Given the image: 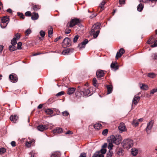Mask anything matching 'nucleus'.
<instances>
[{
	"label": "nucleus",
	"mask_w": 157,
	"mask_h": 157,
	"mask_svg": "<svg viewBox=\"0 0 157 157\" xmlns=\"http://www.w3.org/2000/svg\"><path fill=\"white\" fill-rule=\"evenodd\" d=\"M122 138L121 135H117L116 136L111 135L107 139V142L108 143V148L109 151L112 149L113 146V143L116 145H119L121 143Z\"/></svg>",
	"instance_id": "1"
},
{
	"label": "nucleus",
	"mask_w": 157,
	"mask_h": 157,
	"mask_svg": "<svg viewBox=\"0 0 157 157\" xmlns=\"http://www.w3.org/2000/svg\"><path fill=\"white\" fill-rule=\"evenodd\" d=\"M100 24L99 23H96L94 24L92 28V29L90 32V35H93L94 38H96L99 33V30H97L99 29L100 27Z\"/></svg>",
	"instance_id": "2"
},
{
	"label": "nucleus",
	"mask_w": 157,
	"mask_h": 157,
	"mask_svg": "<svg viewBox=\"0 0 157 157\" xmlns=\"http://www.w3.org/2000/svg\"><path fill=\"white\" fill-rule=\"evenodd\" d=\"M121 144L124 148L129 149L133 145V141L132 140L129 139H127L124 140Z\"/></svg>",
	"instance_id": "3"
},
{
	"label": "nucleus",
	"mask_w": 157,
	"mask_h": 157,
	"mask_svg": "<svg viewBox=\"0 0 157 157\" xmlns=\"http://www.w3.org/2000/svg\"><path fill=\"white\" fill-rule=\"evenodd\" d=\"M71 43L70 39L68 37H66L62 43V46L64 48L68 47L71 45Z\"/></svg>",
	"instance_id": "4"
},
{
	"label": "nucleus",
	"mask_w": 157,
	"mask_h": 157,
	"mask_svg": "<svg viewBox=\"0 0 157 157\" xmlns=\"http://www.w3.org/2000/svg\"><path fill=\"white\" fill-rule=\"evenodd\" d=\"M9 79L12 82L15 83L17 81V75L14 74H12L9 76Z\"/></svg>",
	"instance_id": "5"
},
{
	"label": "nucleus",
	"mask_w": 157,
	"mask_h": 157,
	"mask_svg": "<svg viewBox=\"0 0 157 157\" xmlns=\"http://www.w3.org/2000/svg\"><path fill=\"white\" fill-rule=\"evenodd\" d=\"M79 22V19L77 18L73 19L70 21L69 26L70 27H72Z\"/></svg>",
	"instance_id": "6"
},
{
	"label": "nucleus",
	"mask_w": 157,
	"mask_h": 157,
	"mask_svg": "<svg viewBox=\"0 0 157 157\" xmlns=\"http://www.w3.org/2000/svg\"><path fill=\"white\" fill-rule=\"evenodd\" d=\"M153 123L154 121H151L147 123L146 129L147 134L150 133V131L149 132V131H150L151 129L153 126Z\"/></svg>",
	"instance_id": "7"
},
{
	"label": "nucleus",
	"mask_w": 157,
	"mask_h": 157,
	"mask_svg": "<svg viewBox=\"0 0 157 157\" xmlns=\"http://www.w3.org/2000/svg\"><path fill=\"white\" fill-rule=\"evenodd\" d=\"M124 50L123 48H120L117 53L116 56V59H118V58H120L122 54L124 53Z\"/></svg>",
	"instance_id": "8"
},
{
	"label": "nucleus",
	"mask_w": 157,
	"mask_h": 157,
	"mask_svg": "<svg viewBox=\"0 0 157 157\" xmlns=\"http://www.w3.org/2000/svg\"><path fill=\"white\" fill-rule=\"evenodd\" d=\"M88 42V41L87 39H85L82 43H79L78 45V48H79L80 50H81L83 48H84L85 47V45Z\"/></svg>",
	"instance_id": "9"
},
{
	"label": "nucleus",
	"mask_w": 157,
	"mask_h": 157,
	"mask_svg": "<svg viewBox=\"0 0 157 157\" xmlns=\"http://www.w3.org/2000/svg\"><path fill=\"white\" fill-rule=\"evenodd\" d=\"M111 67L115 71L118 70L119 68V66L117 63L116 62H113L111 64Z\"/></svg>",
	"instance_id": "10"
},
{
	"label": "nucleus",
	"mask_w": 157,
	"mask_h": 157,
	"mask_svg": "<svg viewBox=\"0 0 157 157\" xmlns=\"http://www.w3.org/2000/svg\"><path fill=\"white\" fill-rule=\"evenodd\" d=\"M104 72L103 70H99L96 71V76L98 78H101L103 77L104 75Z\"/></svg>",
	"instance_id": "11"
},
{
	"label": "nucleus",
	"mask_w": 157,
	"mask_h": 157,
	"mask_svg": "<svg viewBox=\"0 0 157 157\" xmlns=\"http://www.w3.org/2000/svg\"><path fill=\"white\" fill-rule=\"evenodd\" d=\"M76 90V88L75 87L69 88L67 91V93L69 95H71L74 93Z\"/></svg>",
	"instance_id": "12"
},
{
	"label": "nucleus",
	"mask_w": 157,
	"mask_h": 157,
	"mask_svg": "<svg viewBox=\"0 0 157 157\" xmlns=\"http://www.w3.org/2000/svg\"><path fill=\"white\" fill-rule=\"evenodd\" d=\"M140 99V97L136 96H135L132 100V106L133 103L135 105H137Z\"/></svg>",
	"instance_id": "13"
},
{
	"label": "nucleus",
	"mask_w": 157,
	"mask_h": 157,
	"mask_svg": "<svg viewBox=\"0 0 157 157\" xmlns=\"http://www.w3.org/2000/svg\"><path fill=\"white\" fill-rule=\"evenodd\" d=\"M48 128L46 125H39L37 127L38 130L40 131H43L45 129H47Z\"/></svg>",
	"instance_id": "14"
},
{
	"label": "nucleus",
	"mask_w": 157,
	"mask_h": 157,
	"mask_svg": "<svg viewBox=\"0 0 157 157\" xmlns=\"http://www.w3.org/2000/svg\"><path fill=\"white\" fill-rule=\"evenodd\" d=\"M118 129L121 132L124 131L125 130V126L124 123H121L120 124L119 126H118Z\"/></svg>",
	"instance_id": "15"
},
{
	"label": "nucleus",
	"mask_w": 157,
	"mask_h": 157,
	"mask_svg": "<svg viewBox=\"0 0 157 157\" xmlns=\"http://www.w3.org/2000/svg\"><path fill=\"white\" fill-rule=\"evenodd\" d=\"M63 132V129L59 127H57L53 130V133L56 134H59Z\"/></svg>",
	"instance_id": "16"
},
{
	"label": "nucleus",
	"mask_w": 157,
	"mask_h": 157,
	"mask_svg": "<svg viewBox=\"0 0 157 157\" xmlns=\"http://www.w3.org/2000/svg\"><path fill=\"white\" fill-rule=\"evenodd\" d=\"M82 93L83 94V96L86 97L88 96V95L90 94V91L89 89H86L82 90Z\"/></svg>",
	"instance_id": "17"
},
{
	"label": "nucleus",
	"mask_w": 157,
	"mask_h": 157,
	"mask_svg": "<svg viewBox=\"0 0 157 157\" xmlns=\"http://www.w3.org/2000/svg\"><path fill=\"white\" fill-rule=\"evenodd\" d=\"M39 18V15L37 13H32L31 19L33 20H35Z\"/></svg>",
	"instance_id": "18"
},
{
	"label": "nucleus",
	"mask_w": 157,
	"mask_h": 157,
	"mask_svg": "<svg viewBox=\"0 0 157 157\" xmlns=\"http://www.w3.org/2000/svg\"><path fill=\"white\" fill-rule=\"evenodd\" d=\"M18 118V117L17 115L13 116L12 115L10 117V119L12 122L16 123Z\"/></svg>",
	"instance_id": "19"
},
{
	"label": "nucleus",
	"mask_w": 157,
	"mask_h": 157,
	"mask_svg": "<svg viewBox=\"0 0 157 157\" xmlns=\"http://www.w3.org/2000/svg\"><path fill=\"white\" fill-rule=\"evenodd\" d=\"M61 154L59 151H56L53 152L51 156V157H60Z\"/></svg>",
	"instance_id": "20"
},
{
	"label": "nucleus",
	"mask_w": 157,
	"mask_h": 157,
	"mask_svg": "<svg viewBox=\"0 0 157 157\" xmlns=\"http://www.w3.org/2000/svg\"><path fill=\"white\" fill-rule=\"evenodd\" d=\"M107 90V94H109L112 93L113 90V88L111 85H108L106 86Z\"/></svg>",
	"instance_id": "21"
},
{
	"label": "nucleus",
	"mask_w": 157,
	"mask_h": 157,
	"mask_svg": "<svg viewBox=\"0 0 157 157\" xmlns=\"http://www.w3.org/2000/svg\"><path fill=\"white\" fill-rule=\"evenodd\" d=\"M132 154L133 156H136L138 153V150L135 148H132L131 149Z\"/></svg>",
	"instance_id": "22"
},
{
	"label": "nucleus",
	"mask_w": 157,
	"mask_h": 157,
	"mask_svg": "<svg viewBox=\"0 0 157 157\" xmlns=\"http://www.w3.org/2000/svg\"><path fill=\"white\" fill-rule=\"evenodd\" d=\"M94 127L95 129L98 130L101 129L102 127V125L100 124L97 123L94 124Z\"/></svg>",
	"instance_id": "23"
},
{
	"label": "nucleus",
	"mask_w": 157,
	"mask_h": 157,
	"mask_svg": "<svg viewBox=\"0 0 157 157\" xmlns=\"http://www.w3.org/2000/svg\"><path fill=\"white\" fill-rule=\"evenodd\" d=\"M144 8V5L142 3L140 4L137 6V10L139 11H141Z\"/></svg>",
	"instance_id": "24"
},
{
	"label": "nucleus",
	"mask_w": 157,
	"mask_h": 157,
	"mask_svg": "<svg viewBox=\"0 0 157 157\" xmlns=\"http://www.w3.org/2000/svg\"><path fill=\"white\" fill-rule=\"evenodd\" d=\"M9 18L7 17H4L1 19V22L2 23H7L8 21Z\"/></svg>",
	"instance_id": "25"
},
{
	"label": "nucleus",
	"mask_w": 157,
	"mask_h": 157,
	"mask_svg": "<svg viewBox=\"0 0 157 157\" xmlns=\"http://www.w3.org/2000/svg\"><path fill=\"white\" fill-rule=\"evenodd\" d=\"M45 112L47 114L51 115L53 114V111L52 109L48 108L45 109Z\"/></svg>",
	"instance_id": "26"
},
{
	"label": "nucleus",
	"mask_w": 157,
	"mask_h": 157,
	"mask_svg": "<svg viewBox=\"0 0 157 157\" xmlns=\"http://www.w3.org/2000/svg\"><path fill=\"white\" fill-rule=\"evenodd\" d=\"M53 33V29L51 27H50V28L48 29V36L49 37H51L52 36V34Z\"/></svg>",
	"instance_id": "27"
},
{
	"label": "nucleus",
	"mask_w": 157,
	"mask_h": 157,
	"mask_svg": "<svg viewBox=\"0 0 157 157\" xmlns=\"http://www.w3.org/2000/svg\"><path fill=\"white\" fill-rule=\"evenodd\" d=\"M17 49V48L14 46L10 45L9 46V50L11 51H13Z\"/></svg>",
	"instance_id": "28"
},
{
	"label": "nucleus",
	"mask_w": 157,
	"mask_h": 157,
	"mask_svg": "<svg viewBox=\"0 0 157 157\" xmlns=\"http://www.w3.org/2000/svg\"><path fill=\"white\" fill-rule=\"evenodd\" d=\"M140 88L143 90H146L148 89V87L147 85L142 84V86H140Z\"/></svg>",
	"instance_id": "29"
},
{
	"label": "nucleus",
	"mask_w": 157,
	"mask_h": 157,
	"mask_svg": "<svg viewBox=\"0 0 157 157\" xmlns=\"http://www.w3.org/2000/svg\"><path fill=\"white\" fill-rule=\"evenodd\" d=\"M32 7L33 10L35 11H37L40 8V6L39 5H33Z\"/></svg>",
	"instance_id": "30"
},
{
	"label": "nucleus",
	"mask_w": 157,
	"mask_h": 157,
	"mask_svg": "<svg viewBox=\"0 0 157 157\" xmlns=\"http://www.w3.org/2000/svg\"><path fill=\"white\" fill-rule=\"evenodd\" d=\"M97 82L96 79L95 78H94L93 80V84L94 86L96 87H97L98 86Z\"/></svg>",
	"instance_id": "31"
},
{
	"label": "nucleus",
	"mask_w": 157,
	"mask_h": 157,
	"mask_svg": "<svg viewBox=\"0 0 157 157\" xmlns=\"http://www.w3.org/2000/svg\"><path fill=\"white\" fill-rule=\"evenodd\" d=\"M17 15L20 17V18L24 19L25 18V15L22 13L18 12L17 13Z\"/></svg>",
	"instance_id": "32"
},
{
	"label": "nucleus",
	"mask_w": 157,
	"mask_h": 157,
	"mask_svg": "<svg viewBox=\"0 0 157 157\" xmlns=\"http://www.w3.org/2000/svg\"><path fill=\"white\" fill-rule=\"evenodd\" d=\"M70 51V49H66L65 50H63L62 52V54L63 55H67L69 53Z\"/></svg>",
	"instance_id": "33"
},
{
	"label": "nucleus",
	"mask_w": 157,
	"mask_h": 157,
	"mask_svg": "<svg viewBox=\"0 0 157 157\" xmlns=\"http://www.w3.org/2000/svg\"><path fill=\"white\" fill-rule=\"evenodd\" d=\"M132 124L135 127L138 125L139 123L136 120H134L132 121Z\"/></svg>",
	"instance_id": "34"
},
{
	"label": "nucleus",
	"mask_w": 157,
	"mask_h": 157,
	"mask_svg": "<svg viewBox=\"0 0 157 157\" xmlns=\"http://www.w3.org/2000/svg\"><path fill=\"white\" fill-rule=\"evenodd\" d=\"M147 76L150 78H153L155 76V75L154 73H148Z\"/></svg>",
	"instance_id": "35"
},
{
	"label": "nucleus",
	"mask_w": 157,
	"mask_h": 157,
	"mask_svg": "<svg viewBox=\"0 0 157 157\" xmlns=\"http://www.w3.org/2000/svg\"><path fill=\"white\" fill-rule=\"evenodd\" d=\"M106 3V2L105 1H103L100 5V7L102 10L104 9V6Z\"/></svg>",
	"instance_id": "36"
},
{
	"label": "nucleus",
	"mask_w": 157,
	"mask_h": 157,
	"mask_svg": "<svg viewBox=\"0 0 157 157\" xmlns=\"http://www.w3.org/2000/svg\"><path fill=\"white\" fill-rule=\"evenodd\" d=\"M17 43L16 40L15 39V38H13L11 41V44H12V45L14 46V45H16Z\"/></svg>",
	"instance_id": "37"
},
{
	"label": "nucleus",
	"mask_w": 157,
	"mask_h": 157,
	"mask_svg": "<svg viewBox=\"0 0 157 157\" xmlns=\"http://www.w3.org/2000/svg\"><path fill=\"white\" fill-rule=\"evenodd\" d=\"M108 129H106L103 130L102 132V134L104 136H106L108 132Z\"/></svg>",
	"instance_id": "38"
},
{
	"label": "nucleus",
	"mask_w": 157,
	"mask_h": 157,
	"mask_svg": "<svg viewBox=\"0 0 157 157\" xmlns=\"http://www.w3.org/2000/svg\"><path fill=\"white\" fill-rule=\"evenodd\" d=\"M123 151L124 150L122 148H120L119 149L117 153L119 155H121L123 154Z\"/></svg>",
	"instance_id": "39"
},
{
	"label": "nucleus",
	"mask_w": 157,
	"mask_h": 157,
	"mask_svg": "<svg viewBox=\"0 0 157 157\" xmlns=\"http://www.w3.org/2000/svg\"><path fill=\"white\" fill-rule=\"evenodd\" d=\"M6 149L2 147L0 148V154H2L4 153L6 151Z\"/></svg>",
	"instance_id": "40"
},
{
	"label": "nucleus",
	"mask_w": 157,
	"mask_h": 157,
	"mask_svg": "<svg viewBox=\"0 0 157 157\" xmlns=\"http://www.w3.org/2000/svg\"><path fill=\"white\" fill-rule=\"evenodd\" d=\"M31 32V31L30 29H29L26 30L25 32V35L26 36H28Z\"/></svg>",
	"instance_id": "41"
},
{
	"label": "nucleus",
	"mask_w": 157,
	"mask_h": 157,
	"mask_svg": "<svg viewBox=\"0 0 157 157\" xmlns=\"http://www.w3.org/2000/svg\"><path fill=\"white\" fill-rule=\"evenodd\" d=\"M79 37V36L78 35H77L75 36L73 39V42L74 43L76 42L78 40Z\"/></svg>",
	"instance_id": "42"
},
{
	"label": "nucleus",
	"mask_w": 157,
	"mask_h": 157,
	"mask_svg": "<svg viewBox=\"0 0 157 157\" xmlns=\"http://www.w3.org/2000/svg\"><path fill=\"white\" fill-rule=\"evenodd\" d=\"M113 154L112 151H109V152L106 155V157H112Z\"/></svg>",
	"instance_id": "43"
},
{
	"label": "nucleus",
	"mask_w": 157,
	"mask_h": 157,
	"mask_svg": "<svg viewBox=\"0 0 157 157\" xmlns=\"http://www.w3.org/2000/svg\"><path fill=\"white\" fill-rule=\"evenodd\" d=\"M22 44L21 42H19L17 44V48L18 49H21V46H22Z\"/></svg>",
	"instance_id": "44"
},
{
	"label": "nucleus",
	"mask_w": 157,
	"mask_h": 157,
	"mask_svg": "<svg viewBox=\"0 0 157 157\" xmlns=\"http://www.w3.org/2000/svg\"><path fill=\"white\" fill-rule=\"evenodd\" d=\"M62 113L63 116H65V117L67 116L68 115H69V113L67 111L63 112H62Z\"/></svg>",
	"instance_id": "45"
},
{
	"label": "nucleus",
	"mask_w": 157,
	"mask_h": 157,
	"mask_svg": "<svg viewBox=\"0 0 157 157\" xmlns=\"http://www.w3.org/2000/svg\"><path fill=\"white\" fill-rule=\"evenodd\" d=\"M100 152L99 151H97L92 156V157H97L98 156L99 154H100Z\"/></svg>",
	"instance_id": "46"
},
{
	"label": "nucleus",
	"mask_w": 157,
	"mask_h": 157,
	"mask_svg": "<svg viewBox=\"0 0 157 157\" xmlns=\"http://www.w3.org/2000/svg\"><path fill=\"white\" fill-rule=\"evenodd\" d=\"M8 23H3L2 22L1 24V27L2 28H5L7 25Z\"/></svg>",
	"instance_id": "47"
},
{
	"label": "nucleus",
	"mask_w": 157,
	"mask_h": 157,
	"mask_svg": "<svg viewBox=\"0 0 157 157\" xmlns=\"http://www.w3.org/2000/svg\"><path fill=\"white\" fill-rule=\"evenodd\" d=\"M64 92L63 91L60 92L56 94V96L58 97L60 96H61L63 95L64 94Z\"/></svg>",
	"instance_id": "48"
},
{
	"label": "nucleus",
	"mask_w": 157,
	"mask_h": 157,
	"mask_svg": "<svg viewBox=\"0 0 157 157\" xmlns=\"http://www.w3.org/2000/svg\"><path fill=\"white\" fill-rule=\"evenodd\" d=\"M106 151V150L105 148H102L100 150V152L101 154H104L105 153Z\"/></svg>",
	"instance_id": "49"
},
{
	"label": "nucleus",
	"mask_w": 157,
	"mask_h": 157,
	"mask_svg": "<svg viewBox=\"0 0 157 157\" xmlns=\"http://www.w3.org/2000/svg\"><path fill=\"white\" fill-rule=\"evenodd\" d=\"M40 35L42 37H44L45 35V33L44 31L41 30L40 32Z\"/></svg>",
	"instance_id": "50"
},
{
	"label": "nucleus",
	"mask_w": 157,
	"mask_h": 157,
	"mask_svg": "<svg viewBox=\"0 0 157 157\" xmlns=\"http://www.w3.org/2000/svg\"><path fill=\"white\" fill-rule=\"evenodd\" d=\"M25 15L26 16H30L31 15V12L30 11H28L25 13Z\"/></svg>",
	"instance_id": "51"
},
{
	"label": "nucleus",
	"mask_w": 157,
	"mask_h": 157,
	"mask_svg": "<svg viewBox=\"0 0 157 157\" xmlns=\"http://www.w3.org/2000/svg\"><path fill=\"white\" fill-rule=\"evenodd\" d=\"M157 91V88H156L152 89L150 93L152 94H153L154 93Z\"/></svg>",
	"instance_id": "52"
},
{
	"label": "nucleus",
	"mask_w": 157,
	"mask_h": 157,
	"mask_svg": "<svg viewBox=\"0 0 157 157\" xmlns=\"http://www.w3.org/2000/svg\"><path fill=\"white\" fill-rule=\"evenodd\" d=\"M154 38V37L151 36L147 41V43L148 44H151L152 43V42L151 41V40Z\"/></svg>",
	"instance_id": "53"
},
{
	"label": "nucleus",
	"mask_w": 157,
	"mask_h": 157,
	"mask_svg": "<svg viewBox=\"0 0 157 157\" xmlns=\"http://www.w3.org/2000/svg\"><path fill=\"white\" fill-rule=\"evenodd\" d=\"M154 38V37L151 36L147 41V43L148 44H151L152 43V42L151 41V40Z\"/></svg>",
	"instance_id": "54"
},
{
	"label": "nucleus",
	"mask_w": 157,
	"mask_h": 157,
	"mask_svg": "<svg viewBox=\"0 0 157 157\" xmlns=\"http://www.w3.org/2000/svg\"><path fill=\"white\" fill-rule=\"evenodd\" d=\"M139 1L140 2H143L144 3H147L150 0H139Z\"/></svg>",
	"instance_id": "55"
},
{
	"label": "nucleus",
	"mask_w": 157,
	"mask_h": 157,
	"mask_svg": "<svg viewBox=\"0 0 157 157\" xmlns=\"http://www.w3.org/2000/svg\"><path fill=\"white\" fill-rule=\"evenodd\" d=\"M20 34L19 33H17L15 36V37L14 38H15V39L16 40H18L20 38Z\"/></svg>",
	"instance_id": "56"
},
{
	"label": "nucleus",
	"mask_w": 157,
	"mask_h": 157,
	"mask_svg": "<svg viewBox=\"0 0 157 157\" xmlns=\"http://www.w3.org/2000/svg\"><path fill=\"white\" fill-rule=\"evenodd\" d=\"M79 157H86V154L85 153H82Z\"/></svg>",
	"instance_id": "57"
},
{
	"label": "nucleus",
	"mask_w": 157,
	"mask_h": 157,
	"mask_svg": "<svg viewBox=\"0 0 157 157\" xmlns=\"http://www.w3.org/2000/svg\"><path fill=\"white\" fill-rule=\"evenodd\" d=\"M157 46V40L154 42V44L151 45V47L152 48H154Z\"/></svg>",
	"instance_id": "58"
},
{
	"label": "nucleus",
	"mask_w": 157,
	"mask_h": 157,
	"mask_svg": "<svg viewBox=\"0 0 157 157\" xmlns=\"http://www.w3.org/2000/svg\"><path fill=\"white\" fill-rule=\"evenodd\" d=\"M152 57L154 59H157V53H153L152 55Z\"/></svg>",
	"instance_id": "59"
},
{
	"label": "nucleus",
	"mask_w": 157,
	"mask_h": 157,
	"mask_svg": "<svg viewBox=\"0 0 157 157\" xmlns=\"http://www.w3.org/2000/svg\"><path fill=\"white\" fill-rule=\"evenodd\" d=\"M11 144L13 147H14L16 146V142L15 141H13L11 142Z\"/></svg>",
	"instance_id": "60"
},
{
	"label": "nucleus",
	"mask_w": 157,
	"mask_h": 157,
	"mask_svg": "<svg viewBox=\"0 0 157 157\" xmlns=\"http://www.w3.org/2000/svg\"><path fill=\"white\" fill-rule=\"evenodd\" d=\"M80 86H78V88H77V91L79 92H81V93H82V89H81L80 88Z\"/></svg>",
	"instance_id": "61"
},
{
	"label": "nucleus",
	"mask_w": 157,
	"mask_h": 157,
	"mask_svg": "<svg viewBox=\"0 0 157 157\" xmlns=\"http://www.w3.org/2000/svg\"><path fill=\"white\" fill-rule=\"evenodd\" d=\"M119 3L120 4H124V0H119Z\"/></svg>",
	"instance_id": "62"
},
{
	"label": "nucleus",
	"mask_w": 157,
	"mask_h": 157,
	"mask_svg": "<svg viewBox=\"0 0 157 157\" xmlns=\"http://www.w3.org/2000/svg\"><path fill=\"white\" fill-rule=\"evenodd\" d=\"M62 38V37L60 36L58 37H57V38H56L54 40V41L56 42H57L58 40H59L61 39Z\"/></svg>",
	"instance_id": "63"
},
{
	"label": "nucleus",
	"mask_w": 157,
	"mask_h": 157,
	"mask_svg": "<svg viewBox=\"0 0 157 157\" xmlns=\"http://www.w3.org/2000/svg\"><path fill=\"white\" fill-rule=\"evenodd\" d=\"M48 101L50 104L54 101L53 99L52 98H51L48 99Z\"/></svg>",
	"instance_id": "64"
}]
</instances>
